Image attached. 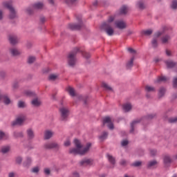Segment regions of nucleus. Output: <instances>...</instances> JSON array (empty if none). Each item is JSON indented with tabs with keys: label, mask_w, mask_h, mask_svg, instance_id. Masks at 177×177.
<instances>
[{
	"label": "nucleus",
	"mask_w": 177,
	"mask_h": 177,
	"mask_svg": "<svg viewBox=\"0 0 177 177\" xmlns=\"http://www.w3.org/2000/svg\"><path fill=\"white\" fill-rule=\"evenodd\" d=\"M75 146L76 148H72L69 149L70 154H73L74 156L77 154H80V156H84V154H86L88 151H89V149H91L92 144L91 142H88L85 147H82V145H81V142L77 139L74 140Z\"/></svg>",
	"instance_id": "1"
},
{
	"label": "nucleus",
	"mask_w": 177,
	"mask_h": 177,
	"mask_svg": "<svg viewBox=\"0 0 177 177\" xmlns=\"http://www.w3.org/2000/svg\"><path fill=\"white\" fill-rule=\"evenodd\" d=\"M77 52H81L82 55L86 59H89V57H91V54H89V53H86L85 51H81L77 47H76L74 48L73 51L71 52L68 55V58H67L68 64V66H70L71 67L75 66V64L77 63V58L75 57V56H77Z\"/></svg>",
	"instance_id": "2"
},
{
	"label": "nucleus",
	"mask_w": 177,
	"mask_h": 177,
	"mask_svg": "<svg viewBox=\"0 0 177 177\" xmlns=\"http://www.w3.org/2000/svg\"><path fill=\"white\" fill-rule=\"evenodd\" d=\"M114 19H115V17L110 16L108 19L107 22L104 23L102 24V28L104 29L107 35H109V37L114 35V29H113V27L111 26V23H113V21H114Z\"/></svg>",
	"instance_id": "3"
},
{
	"label": "nucleus",
	"mask_w": 177,
	"mask_h": 177,
	"mask_svg": "<svg viewBox=\"0 0 177 177\" xmlns=\"http://www.w3.org/2000/svg\"><path fill=\"white\" fill-rule=\"evenodd\" d=\"M4 8H6L10 10L9 19H16L17 17V11L12 6L11 1H6L3 3Z\"/></svg>",
	"instance_id": "4"
},
{
	"label": "nucleus",
	"mask_w": 177,
	"mask_h": 177,
	"mask_svg": "<svg viewBox=\"0 0 177 177\" xmlns=\"http://www.w3.org/2000/svg\"><path fill=\"white\" fill-rule=\"evenodd\" d=\"M59 115L62 121H66L70 115V109L66 106H62L59 108Z\"/></svg>",
	"instance_id": "5"
},
{
	"label": "nucleus",
	"mask_w": 177,
	"mask_h": 177,
	"mask_svg": "<svg viewBox=\"0 0 177 177\" xmlns=\"http://www.w3.org/2000/svg\"><path fill=\"white\" fill-rule=\"evenodd\" d=\"M44 147L46 150H50L52 149L59 150V149H60V145L57 142H48L44 144Z\"/></svg>",
	"instance_id": "6"
},
{
	"label": "nucleus",
	"mask_w": 177,
	"mask_h": 177,
	"mask_svg": "<svg viewBox=\"0 0 177 177\" xmlns=\"http://www.w3.org/2000/svg\"><path fill=\"white\" fill-rule=\"evenodd\" d=\"M113 121L114 120L111 117H106L103 120V124L104 125L107 124V127L109 129H114V124H113Z\"/></svg>",
	"instance_id": "7"
},
{
	"label": "nucleus",
	"mask_w": 177,
	"mask_h": 177,
	"mask_svg": "<svg viewBox=\"0 0 177 177\" xmlns=\"http://www.w3.org/2000/svg\"><path fill=\"white\" fill-rule=\"evenodd\" d=\"M160 35H162V32H158L154 35V37L151 41L152 48H157L158 46V40L157 38L160 37Z\"/></svg>",
	"instance_id": "8"
},
{
	"label": "nucleus",
	"mask_w": 177,
	"mask_h": 177,
	"mask_svg": "<svg viewBox=\"0 0 177 177\" xmlns=\"http://www.w3.org/2000/svg\"><path fill=\"white\" fill-rule=\"evenodd\" d=\"M26 121V115H21L17 118L16 120L12 122V125H21Z\"/></svg>",
	"instance_id": "9"
},
{
	"label": "nucleus",
	"mask_w": 177,
	"mask_h": 177,
	"mask_svg": "<svg viewBox=\"0 0 177 177\" xmlns=\"http://www.w3.org/2000/svg\"><path fill=\"white\" fill-rule=\"evenodd\" d=\"M115 26L120 30H124V28H127V24L124 21L121 20L115 21Z\"/></svg>",
	"instance_id": "10"
},
{
	"label": "nucleus",
	"mask_w": 177,
	"mask_h": 177,
	"mask_svg": "<svg viewBox=\"0 0 177 177\" xmlns=\"http://www.w3.org/2000/svg\"><path fill=\"white\" fill-rule=\"evenodd\" d=\"M145 91L147 92V97H150V95H149V93H153L154 92H156V88H154V86H145Z\"/></svg>",
	"instance_id": "11"
},
{
	"label": "nucleus",
	"mask_w": 177,
	"mask_h": 177,
	"mask_svg": "<svg viewBox=\"0 0 177 177\" xmlns=\"http://www.w3.org/2000/svg\"><path fill=\"white\" fill-rule=\"evenodd\" d=\"M9 41L12 45H16L19 42V38L16 35H11L9 36Z\"/></svg>",
	"instance_id": "12"
},
{
	"label": "nucleus",
	"mask_w": 177,
	"mask_h": 177,
	"mask_svg": "<svg viewBox=\"0 0 177 177\" xmlns=\"http://www.w3.org/2000/svg\"><path fill=\"white\" fill-rule=\"evenodd\" d=\"M70 30H80L81 27H82V24H70L68 26Z\"/></svg>",
	"instance_id": "13"
},
{
	"label": "nucleus",
	"mask_w": 177,
	"mask_h": 177,
	"mask_svg": "<svg viewBox=\"0 0 177 177\" xmlns=\"http://www.w3.org/2000/svg\"><path fill=\"white\" fill-rule=\"evenodd\" d=\"M55 135V132L50 131V130H46L44 133V139L46 140H48L52 138Z\"/></svg>",
	"instance_id": "14"
},
{
	"label": "nucleus",
	"mask_w": 177,
	"mask_h": 177,
	"mask_svg": "<svg viewBox=\"0 0 177 177\" xmlns=\"http://www.w3.org/2000/svg\"><path fill=\"white\" fill-rule=\"evenodd\" d=\"M10 53L12 55V56H19V55H20V50H19V49L16 48H12L10 49Z\"/></svg>",
	"instance_id": "15"
},
{
	"label": "nucleus",
	"mask_w": 177,
	"mask_h": 177,
	"mask_svg": "<svg viewBox=\"0 0 177 177\" xmlns=\"http://www.w3.org/2000/svg\"><path fill=\"white\" fill-rule=\"evenodd\" d=\"M124 111L127 113V111H131L132 110V105L129 103L124 104L122 106Z\"/></svg>",
	"instance_id": "16"
},
{
	"label": "nucleus",
	"mask_w": 177,
	"mask_h": 177,
	"mask_svg": "<svg viewBox=\"0 0 177 177\" xmlns=\"http://www.w3.org/2000/svg\"><path fill=\"white\" fill-rule=\"evenodd\" d=\"M41 100L38 99V98H35L32 100V106H35V107H38L39 106H41Z\"/></svg>",
	"instance_id": "17"
},
{
	"label": "nucleus",
	"mask_w": 177,
	"mask_h": 177,
	"mask_svg": "<svg viewBox=\"0 0 177 177\" xmlns=\"http://www.w3.org/2000/svg\"><path fill=\"white\" fill-rule=\"evenodd\" d=\"M92 162L91 159H84L80 162V165H92Z\"/></svg>",
	"instance_id": "18"
},
{
	"label": "nucleus",
	"mask_w": 177,
	"mask_h": 177,
	"mask_svg": "<svg viewBox=\"0 0 177 177\" xmlns=\"http://www.w3.org/2000/svg\"><path fill=\"white\" fill-rule=\"evenodd\" d=\"M139 122H140V120H136L132 122V123L131 124V133L133 132L135 127H136V124H139Z\"/></svg>",
	"instance_id": "19"
},
{
	"label": "nucleus",
	"mask_w": 177,
	"mask_h": 177,
	"mask_svg": "<svg viewBox=\"0 0 177 177\" xmlns=\"http://www.w3.org/2000/svg\"><path fill=\"white\" fill-rule=\"evenodd\" d=\"M7 139H9V135L5 133L2 131H0V140H6Z\"/></svg>",
	"instance_id": "20"
},
{
	"label": "nucleus",
	"mask_w": 177,
	"mask_h": 177,
	"mask_svg": "<svg viewBox=\"0 0 177 177\" xmlns=\"http://www.w3.org/2000/svg\"><path fill=\"white\" fill-rule=\"evenodd\" d=\"M170 39L171 37L169 35H165L161 38L162 44H168Z\"/></svg>",
	"instance_id": "21"
},
{
	"label": "nucleus",
	"mask_w": 177,
	"mask_h": 177,
	"mask_svg": "<svg viewBox=\"0 0 177 177\" xmlns=\"http://www.w3.org/2000/svg\"><path fill=\"white\" fill-rule=\"evenodd\" d=\"M27 135H28V139H33V138H34V131H32V129H28L27 130Z\"/></svg>",
	"instance_id": "22"
},
{
	"label": "nucleus",
	"mask_w": 177,
	"mask_h": 177,
	"mask_svg": "<svg viewBox=\"0 0 177 177\" xmlns=\"http://www.w3.org/2000/svg\"><path fill=\"white\" fill-rule=\"evenodd\" d=\"M165 63L168 68H172V67H175L176 65V64L173 61H166Z\"/></svg>",
	"instance_id": "23"
},
{
	"label": "nucleus",
	"mask_w": 177,
	"mask_h": 177,
	"mask_svg": "<svg viewBox=\"0 0 177 177\" xmlns=\"http://www.w3.org/2000/svg\"><path fill=\"white\" fill-rule=\"evenodd\" d=\"M31 162H32V160L30 157L26 158V161L24 162V167H30L31 165Z\"/></svg>",
	"instance_id": "24"
},
{
	"label": "nucleus",
	"mask_w": 177,
	"mask_h": 177,
	"mask_svg": "<svg viewBox=\"0 0 177 177\" xmlns=\"http://www.w3.org/2000/svg\"><path fill=\"white\" fill-rule=\"evenodd\" d=\"M168 81V78L165 76L158 77L156 80V82H165Z\"/></svg>",
	"instance_id": "25"
},
{
	"label": "nucleus",
	"mask_w": 177,
	"mask_h": 177,
	"mask_svg": "<svg viewBox=\"0 0 177 177\" xmlns=\"http://www.w3.org/2000/svg\"><path fill=\"white\" fill-rule=\"evenodd\" d=\"M44 8V3L41 2L36 3L33 5V9H42Z\"/></svg>",
	"instance_id": "26"
},
{
	"label": "nucleus",
	"mask_w": 177,
	"mask_h": 177,
	"mask_svg": "<svg viewBox=\"0 0 177 177\" xmlns=\"http://www.w3.org/2000/svg\"><path fill=\"white\" fill-rule=\"evenodd\" d=\"M158 164V162L156 160H151L149 161L148 163V167L149 168H154Z\"/></svg>",
	"instance_id": "27"
},
{
	"label": "nucleus",
	"mask_w": 177,
	"mask_h": 177,
	"mask_svg": "<svg viewBox=\"0 0 177 177\" xmlns=\"http://www.w3.org/2000/svg\"><path fill=\"white\" fill-rule=\"evenodd\" d=\"M107 136H109V133H107L106 131H104L102 133V135L100 136L99 138L101 141H103L107 139Z\"/></svg>",
	"instance_id": "28"
},
{
	"label": "nucleus",
	"mask_w": 177,
	"mask_h": 177,
	"mask_svg": "<svg viewBox=\"0 0 177 177\" xmlns=\"http://www.w3.org/2000/svg\"><path fill=\"white\" fill-rule=\"evenodd\" d=\"M141 34H142V35H146V36L151 35V34H153V30L151 29L142 30L141 32Z\"/></svg>",
	"instance_id": "29"
},
{
	"label": "nucleus",
	"mask_w": 177,
	"mask_h": 177,
	"mask_svg": "<svg viewBox=\"0 0 177 177\" xmlns=\"http://www.w3.org/2000/svg\"><path fill=\"white\" fill-rule=\"evenodd\" d=\"M59 78V75L56 74H51L48 77L49 81H56Z\"/></svg>",
	"instance_id": "30"
},
{
	"label": "nucleus",
	"mask_w": 177,
	"mask_h": 177,
	"mask_svg": "<svg viewBox=\"0 0 177 177\" xmlns=\"http://www.w3.org/2000/svg\"><path fill=\"white\" fill-rule=\"evenodd\" d=\"M107 158H108L109 162H111L112 164V165H114V164H115V159L114 158V157H113V156L108 154Z\"/></svg>",
	"instance_id": "31"
},
{
	"label": "nucleus",
	"mask_w": 177,
	"mask_h": 177,
	"mask_svg": "<svg viewBox=\"0 0 177 177\" xmlns=\"http://www.w3.org/2000/svg\"><path fill=\"white\" fill-rule=\"evenodd\" d=\"M67 92L71 96H75V91L72 87H68Z\"/></svg>",
	"instance_id": "32"
},
{
	"label": "nucleus",
	"mask_w": 177,
	"mask_h": 177,
	"mask_svg": "<svg viewBox=\"0 0 177 177\" xmlns=\"http://www.w3.org/2000/svg\"><path fill=\"white\" fill-rule=\"evenodd\" d=\"M127 12H128V8L127 7V6H123L120 8L121 15H127Z\"/></svg>",
	"instance_id": "33"
},
{
	"label": "nucleus",
	"mask_w": 177,
	"mask_h": 177,
	"mask_svg": "<svg viewBox=\"0 0 177 177\" xmlns=\"http://www.w3.org/2000/svg\"><path fill=\"white\" fill-rule=\"evenodd\" d=\"M135 60V57H131L130 61H129L127 64V68H131L132 66H133V61Z\"/></svg>",
	"instance_id": "34"
},
{
	"label": "nucleus",
	"mask_w": 177,
	"mask_h": 177,
	"mask_svg": "<svg viewBox=\"0 0 177 177\" xmlns=\"http://www.w3.org/2000/svg\"><path fill=\"white\" fill-rule=\"evenodd\" d=\"M165 88L162 87L159 89L158 96L159 97H162L164 95H165Z\"/></svg>",
	"instance_id": "35"
},
{
	"label": "nucleus",
	"mask_w": 177,
	"mask_h": 177,
	"mask_svg": "<svg viewBox=\"0 0 177 177\" xmlns=\"http://www.w3.org/2000/svg\"><path fill=\"white\" fill-rule=\"evenodd\" d=\"M66 3L68 5V6H73V5H75L77 3V0H65Z\"/></svg>",
	"instance_id": "36"
},
{
	"label": "nucleus",
	"mask_w": 177,
	"mask_h": 177,
	"mask_svg": "<svg viewBox=\"0 0 177 177\" xmlns=\"http://www.w3.org/2000/svg\"><path fill=\"white\" fill-rule=\"evenodd\" d=\"M102 87L104 88V89H106V91H113V88H111V86H110L106 83L103 82Z\"/></svg>",
	"instance_id": "37"
},
{
	"label": "nucleus",
	"mask_w": 177,
	"mask_h": 177,
	"mask_svg": "<svg viewBox=\"0 0 177 177\" xmlns=\"http://www.w3.org/2000/svg\"><path fill=\"white\" fill-rule=\"evenodd\" d=\"M9 150H10V147L5 146V147H2L1 152L5 154V153H8V151H9Z\"/></svg>",
	"instance_id": "38"
},
{
	"label": "nucleus",
	"mask_w": 177,
	"mask_h": 177,
	"mask_svg": "<svg viewBox=\"0 0 177 177\" xmlns=\"http://www.w3.org/2000/svg\"><path fill=\"white\" fill-rule=\"evenodd\" d=\"M171 157H169L168 156H165L164 157V162H165V164H169V163H171Z\"/></svg>",
	"instance_id": "39"
},
{
	"label": "nucleus",
	"mask_w": 177,
	"mask_h": 177,
	"mask_svg": "<svg viewBox=\"0 0 177 177\" xmlns=\"http://www.w3.org/2000/svg\"><path fill=\"white\" fill-rule=\"evenodd\" d=\"M26 102L23 101H19L18 102V107H19V109H24V107H26Z\"/></svg>",
	"instance_id": "40"
},
{
	"label": "nucleus",
	"mask_w": 177,
	"mask_h": 177,
	"mask_svg": "<svg viewBox=\"0 0 177 177\" xmlns=\"http://www.w3.org/2000/svg\"><path fill=\"white\" fill-rule=\"evenodd\" d=\"M14 136L15 138H23V132L15 131L14 132Z\"/></svg>",
	"instance_id": "41"
},
{
	"label": "nucleus",
	"mask_w": 177,
	"mask_h": 177,
	"mask_svg": "<svg viewBox=\"0 0 177 177\" xmlns=\"http://www.w3.org/2000/svg\"><path fill=\"white\" fill-rule=\"evenodd\" d=\"M35 62V57L34 56H30L28 59V62L29 64H31L32 63H34Z\"/></svg>",
	"instance_id": "42"
},
{
	"label": "nucleus",
	"mask_w": 177,
	"mask_h": 177,
	"mask_svg": "<svg viewBox=\"0 0 177 177\" xmlns=\"http://www.w3.org/2000/svg\"><path fill=\"white\" fill-rule=\"evenodd\" d=\"M137 6L140 9H145V4L143 3V1H138L137 3Z\"/></svg>",
	"instance_id": "43"
},
{
	"label": "nucleus",
	"mask_w": 177,
	"mask_h": 177,
	"mask_svg": "<svg viewBox=\"0 0 177 177\" xmlns=\"http://www.w3.org/2000/svg\"><path fill=\"white\" fill-rule=\"evenodd\" d=\"M171 9H176L177 8V1L176 0H174L171 2Z\"/></svg>",
	"instance_id": "44"
},
{
	"label": "nucleus",
	"mask_w": 177,
	"mask_h": 177,
	"mask_svg": "<svg viewBox=\"0 0 177 177\" xmlns=\"http://www.w3.org/2000/svg\"><path fill=\"white\" fill-rule=\"evenodd\" d=\"M25 95H26V96H34V95H35V93H34L32 91H26L24 92Z\"/></svg>",
	"instance_id": "45"
},
{
	"label": "nucleus",
	"mask_w": 177,
	"mask_h": 177,
	"mask_svg": "<svg viewBox=\"0 0 177 177\" xmlns=\"http://www.w3.org/2000/svg\"><path fill=\"white\" fill-rule=\"evenodd\" d=\"M32 172H33V174H38V172H39V167H35L32 169Z\"/></svg>",
	"instance_id": "46"
},
{
	"label": "nucleus",
	"mask_w": 177,
	"mask_h": 177,
	"mask_svg": "<svg viewBox=\"0 0 177 177\" xmlns=\"http://www.w3.org/2000/svg\"><path fill=\"white\" fill-rule=\"evenodd\" d=\"M133 167H140L142 165V162L140 161H136L134 163H133Z\"/></svg>",
	"instance_id": "47"
},
{
	"label": "nucleus",
	"mask_w": 177,
	"mask_h": 177,
	"mask_svg": "<svg viewBox=\"0 0 177 177\" xmlns=\"http://www.w3.org/2000/svg\"><path fill=\"white\" fill-rule=\"evenodd\" d=\"M21 161H23V158L20 156L17 157L16 159V162L17 164H21Z\"/></svg>",
	"instance_id": "48"
},
{
	"label": "nucleus",
	"mask_w": 177,
	"mask_h": 177,
	"mask_svg": "<svg viewBox=\"0 0 177 177\" xmlns=\"http://www.w3.org/2000/svg\"><path fill=\"white\" fill-rule=\"evenodd\" d=\"M32 12H33V10L31 9V8H28L26 9V13L28 15H32Z\"/></svg>",
	"instance_id": "49"
},
{
	"label": "nucleus",
	"mask_w": 177,
	"mask_h": 177,
	"mask_svg": "<svg viewBox=\"0 0 177 177\" xmlns=\"http://www.w3.org/2000/svg\"><path fill=\"white\" fill-rule=\"evenodd\" d=\"M169 122H177V117L169 119Z\"/></svg>",
	"instance_id": "50"
},
{
	"label": "nucleus",
	"mask_w": 177,
	"mask_h": 177,
	"mask_svg": "<svg viewBox=\"0 0 177 177\" xmlns=\"http://www.w3.org/2000/svg\"><path fill=\"white\" fill-rule=\"evenodd\" d=\"M173 86L174 88H176L177 86V77L174 78L173 80Z\"/></svg>",
	"instance_id": "51"
},
{
	"label": "nucleus",
	"mask_w": 177,
	"mask_h": 177,
	"mask_svg": "<svg viewBox=\"0 0 177 177\" xmlns=\"http://www.w3.org/2000/svg\"><path fill=\"white\" fill-rule=\"evenodd\" d=\"M64 145L66 147H68V146L71 145V142L68 140H67Z\"/></svg>",
	"instance_id": "52"
},
{
	"label": "nucleus",
	"mask_w": 177,
	"mask_h": 177,
	"mask_svg": "<svg viewBox=\"0 0 177 177\" xmlns=\"http://www.w3.org/2000/svg\"><path fill=\"white\" fill-rule=\"evenodd\" d=\"M150 153L151 156H156L157 154V151L156 149H151Z\"/></svg>",
	"instance_id": "53"
},
{
	"label": "nucleus",
	"mask_w": 177,
	"mask_h": 177,
	"mask_svg": "<svg viewBox=\"0 0 177 177\" xmlns=\"http://www.w3.org/2000/svg\"><path fill=\"white\" fill-rule=\"evenodd\" d=\"M122 146H127L128 145V140H124L121 142Z\"/></svg>",
	"instance_id": "54"
},
{
	"label": "nucleus",
	"mask_w": 177,
	"mask_h": 177,
	"mask_svg": "<svg viewBox=\"0 0 177 177\" xmlns=\"http://www.w3.org/2000/svg\"><path fill=\"white\" fill-rule=\"evenodd\" d=\"M127 50L129 51V52H130V53H136V50H133V48H127Z\"/></svg>",
	"instance_id": "55"
},
{
	"label": "nucleus",
	"mask_w": 177,
	"mask_h": 177,
	"mask_svg": "<svg viewBox=\"0 0 177 177\" xmlns=\"http://www.w3.org/2000/svg\"><path fill=\"white\" fill-rule=\"evenodd\" d=\"M8 177H16V173H14V172L9 173Z\"/></svg>",
	"instance_id": "56"
},
{
	"label": "nucleus",
	"mask_w": 177,
	"mask_h": 177,
	"mask_svg": "<svg viewBox=\"0 0 177 177\" xmlns=\"http://www.w3.org/2000/svg\"><path fill=\"white\" fill-rule=\"evenodd\" d=\"M44 173L46 174V175H49V174H50V170L49 169H45Z\"/></svg>",
	"instance_id": "57"
},
{
	"label": "nucleus",
	"mask_w": 177,
	"mask_h": 177,
	"mask_svg": "<svg viewBox=\"0 0 177 177\" xmlns=\"http://www.w3.org/2000/svg\"><path fill=\"white\" fill-rule=\"evenodd\" d=\"M156 117V114H151L148 115V120H151V118H154Z\"/></svg>",
	"instance_id": "58"
},
{
	"label": "nucleus",
	"mask_w": 177,
	"mask_h": 177,
	"mask_svg": "<svg viewBox=\"0 0 177 177\" xmlns=\"http://www.w3.org/2000/svg\"><path fill=\"white\" fill-rule=\"evenodd\" d=\"M120 165H127V160H122L120 161Z\"/></svg>",
	"instance_id": "59"
},
{
	"label": "nucleus",
	"mask_w": 177,
	"mask_h": 177,
	"mask_svg": "<svg viewBox=\"0 0 177 177\" xmlns=\"http://www.w3.org/2000/svg\"><path fill=\"white\" fill-rule=\"evenodd\" d=\"M2 19H3V12L2 10H0V20H2Z\"/></svg>",
	"instance_id": "60"
},
{
	"label": "nucleus",
	"mask_w": 177,
	"mask_h": 177,
	"mask_svg": "<svg viewBox=\"0 0 177 177\" xmlns=\"http://www.w3.org/2000/svg\"><path fill=\"white\" fill-rule=\"evenodd\" d=\"M41 23H44V21H46V19L45 17H42L40 18Z\"/></svg>",
	"instance_id": "61"
},
{
	"label": "nucleus",
	"mask_w": 177,
	"mask_h": 177,
	"mask_svg": "<svg viewBox=\"0 0 177 177\" xmlns=\"http://www.w3.org/2000/svg\"><path fill=\"white\" fill-rule=\"evenodd\" d=\"M73 177H80V174H78L77 172H75L73 173Z\"/></svg>",
	"instance_id": "62"
},
{
	"label": "nucleus",
	"mask_w": 177,
	"mask_h": 177,
	"mask_svg": "<svg viewBox=\"0 0 177 177\" xmlns=\"http://www.w3.org/2000/svg\"><path fill=\"white\" fill-rule=\"evenodd\" d=\"M166 55H167V56H171V51L167 50H166Z\"/></svg>",
	"instance_id": "63"
},
{
	"label": "nucleus",
	"mask_w": 177,
	"mask_h": 177,
	"mask_svg": "<svg viewBox=\"0 0 177 177\" xmlns=\"http://www.w3.org/2000/svg\"><path fill=\"white\" fill-rule=\"evenodd\" d=\"M48 1L50 2V3H51V5H53L55 3V1H53V0H48Z\"/></svg>",
	"instance_id": "64"
}]
</instances>
